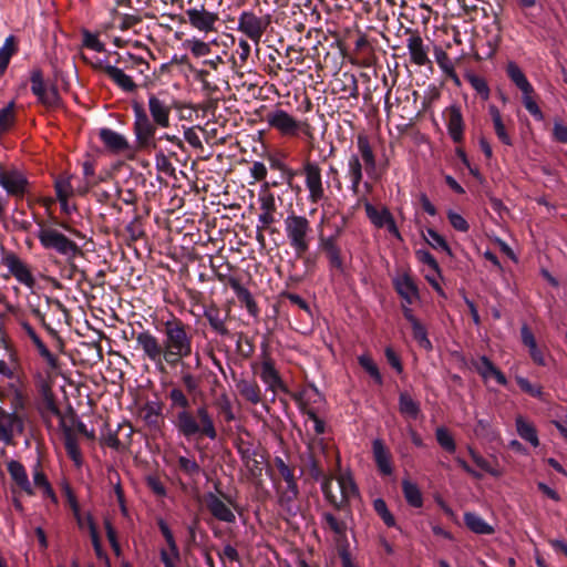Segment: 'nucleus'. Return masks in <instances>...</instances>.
<instances>
[{"label":"nucleus","instance_id":"nucleus-1","mask_svg":"<svg viewBox=\"0 0 567 567\" xmlns=\"http://www.w3.org/2000/svg\"><path fill=\"white\" fill-rule=\"evenodd\" d=\"M163 340L161 341L150 330L141 331L135 340L143 358L163 369L178 365L193 353V333L190 327L182 319L172 316L162 323Z\"/></svg>","mask_w":567,"mask_h":567},{"label":"nucleus","instance_id":"nucleus-2","mask_svg":"<svg viewBox=\"0 0 567 567\" xmlns=\"http://www.w3.org/2000/svg\"><path fill=\"white\" fill-rule=\"evenodd\" d=\"M167 399L173 414L172 422L182 437H207L212 441L217 439L215 421L206 404L199 405L195 411L192 410L187 393L179 386L171 388Z\"/></svg>","mask_w":567,"mask_h":567},{"label":"nucleus","instance_id":"nucleus-3","mask_svg":"<svg viewBox=\"0 0 567 567\" xmlns=\"http://www.w3.org/2000/svg\"><path fill=\"white\" fill-rule=\"evenodd\" d=\"M147 107L148 113L142 103L133 102L132 104L135 148L150 153L157 150V128H167L171 125L172 105L165 96L151 93Z\"/></svg>","mask_w":567,"mask_h":567},{"label":"nucleus","instance_id":"nucleus-4","mask_svg":"<svg viewBox=\"0 0 567 567\" xmlns=\"http://www.w3.org/2000/svg\"><path fill=\"white\" fill-rule=\"evenodd\" d=\"M357 152L351 153L347 161L346 177L350 182V190L354 196L360 195V185L363 181V171L370 178L377 175V155L370 137L364 133L357 135Z\"/></svg>","mask_w":567,"mask_h":567},{"label":"nucleus","instance_id":"nucleus-5","mask_svg":"<svg viewBox=\"0 0 567 567\" xmlns=\"http://www.w3.org/2000/svg\"><path fill=\"white\" fill-rule=\"evenodd\" d=\"M284 228L289 246L297 257H302L312 241L313 230L310 220L303 215L291 212L284 220Z\"/></svg>","mask_w":567,"mask_h":567},{"label":"nucleus","instance_id":"nucleus-6","mask_svg":"<svg viewBox=\"0 0 567 567\" xmlns=\"http://www.w3.org/2000/svg\"><path fill=\"white\" fill-rule=\"evenodd\" d=\"M265 120L269 128L284 137H298L302 134L307 138H313V128L307 120H297L280 107L267 112Z\"/></svg>","mask_w":567,"mask_h":567},{"label":"nucleus","instance_id":"nucleus-7","mask_svg":"<svg viewBox=\"0 0 567 567\" xmlns=\"http://www.w3.org/2000/svg\"><path fill=\"white\" fill-rule=\"evenodd\" d=\"M333 477H323L321 484V491L326 501L337 511H346L349 508L350 502L359 496L358 487L351 477L348 474H341L337 478L339 496L337 491L332 488Z\"/></svg>","mask_w":567,"mask_h":567},{"label":"nucleus","instance_id":"nucleus-8","mask_svg":"<svg viewBox=\"0 0 567 567\" xmlns=\"http://www.w3.org/2000/svg\"><path fill=\"white\" fill-rule=\"evenodd\" d=\"M37 238L44 249L54 250L64 256L69 261L73 260L81 252L75 241L50 226H41L37 233Z\"/></svg>","mask_w":567,"mask_h":567},{"label":"nucleus","instance_id":"nucleus-9","mask_svg":"<svg viewBox=\"0 0 567 567\" xmlns=\"http://www.w3.org/2000/svg\"><path fill=\"white\" fill-rule=\"evenodd\" d=\"M210 268L216 279L219 282L229 285L238 300L246 307L247 311L251 316L257 317L259 311L257 302L255 301L251 292L240 284V280L230 275L233 266L227 261L217 266L213 260H210Z\"/></svg>","mask_w":567,"mask_h":567},{"label":"nucleus","instance_id":"nucleus-10","mask_svg":"<svg viewBox=\"0 0 567 567\" xmlns=\"http://www.w3.org/2000/svg\"><path fill=\"white\" fill-rule=\"evenodd\" d=\"M0 186L7 196L23 198L29 192V181L25 173L16 166H3L0 163Z\"/></svg>","mask_w":567,"mask_h":567},{"label":"nucleus","instance_id":"nucleus-11","mask_svg":"<svg viewBox=\"0 0 567 567\" xmlns=\"http://www.w3.org/2000/svg\"><path fill=\"white\" fill-rule=\"evenodd\" d=\"M270 23L269 14L258 16L254 11L245 10L238 17L237 30L258 45Z\"/></svg>","mask_w":567,"mask_h":567},{"label":"nucleus","instance_id":"nucleus-12","mask_svg":"<svg viewBox=\"0 0 567 567\" xmlns=\"http://www.w3.org/2000/svg\"><path fill=\"white\" fill-rule=\"evenodd\" d=\"M1 264L8 269L20 285L28 289H33L37 286V279L33 275L32 267L23 260L18 254L13 251H4L1 257Z\"/></svg>","mask_w":567,"mask_h":567},{"label":"nucleus","instance_id":"nucleus-13","mask_svg":"<svg viewBox=\"0 0 567 567\" xmlns=\"http://www.w3.org/2000/svg\"><path fill=\"white\" fill-rule=\"evenodd\" d=\"M31 92L37 96L38 102L47 109H56L61 105V96L55 85L47 86L43 72L33 69L30 74Z\"/></svg>","mask_w":567,"mask_h":567},{"label":"nucleus","instance_id":"nucleus-14","mask_svg":"<svg viewBox=\"0 0 567 567\" xmlns=\"http://www.w3.org/2000/svg\"><path fill=\"white\" fill-rule=\"evenodd\" d=\"M301 175L305 177V185L308 190V199L317 204L324 198V187L322 181V171L317 162L305 161L301 168Z\"/></svg>","mask_w":567,"mask_h":567},{"label":"nucleus","instance_id":"nucleus-15","mask_svg":"<svg viewBox=\"0 0 567 567\" xmlns=\"http://www.w3.org/2000/svg\"><path fill=\"white\" fill-rule=\"evenodd\" d=\"M278 182H272L271 184L265 182L262 185V189L259 194L258 202L260 205V214L258 215V230H267L270 228L272 224L277 221L276 213H277V204L275 195L269 190V187L278 186Z\"/></svg>","mask_w":567,"mask_h":567},{"label":"nucleus","instance_id":"nucleus-16","mask_svg":"<svg viewBox=\"0 0 567 567\" xmlns=\"http://www.w3.org/2000/svg\"><path fill=\"white\" fill-rule=\"evenodd\" d=\"M24 431V421L16 412H9L0 406V442L14 445V437Z\"/></svg>","mask_w":567,"mask_h":567},{"label":"nucleus","instance_id":"nucleus-17","mask_svg":"<svg viewBox=\"0 0 567 567\" xmlns=\"http://www.w3.org/2000/svg\"><path fill=\"white\" fill-rule=\"evenodd\" d=\"M82 59L92 65L93 69L102 70L124 92H134L136 90L137 85L133 79L125 74L122 69L107 64L102 60L90 61L84 54H82Z\"/></svg>","mask_w":567,"mask_h":567},{"label":"nucleus","instance_id":"nucleus-18","mask_svg":"<svg viewBox=\"0 0 567 567\" xmlns=\"http://www.w3.org/2000/svg\"><path fill=\"white\" fill-rule=\"evenodd\" d=\"M259 377L266 384L267 390L276 394L278 391L288 393V388L282 381L279 371L276 369L275 361L269 354H264L260 363Z\"/></svg>","mask_w":567,"mask_h":567},{"label":"nucleus","instance_id":"nucleus-19","mask_svg":"<svg viewBox=\"0 0 567 567\" xmlns=\"http://www.w3.org/2000/svg\"><path fill=\"white\" fill-rule=\"evenodd\" d=\"M236 446L238 454L240 455V460L244 466L247 468L249 476L252 480L260 478L262 475V456H260L259 460L252 444L245 442L244 440H239Z\"/></svg>","mask_w":567,"mask_h":567},{"label":"nucleus","instance_id":"nucleus-20","mask_svg":"<svg viewBox=\"0 0 567 567\" xmlns=\"http://www.w3.org/2000/svg\"><path fill=\"white\" fill-rule=\"evenodd\" d=\"M230 310H221L218 305L210 302L204 307V317L209 323L213 332L221 337H228L230 334L227 327V320L229 318Z\"/></svg>","mask_w":567,"mask_h":567},{"label":"nucleus","instance_id":"nucleus-21","mask_svg":"<svg viewBox=\"0 0 567 567\" xmlns=\"http://www.w3.org/2000/svg\"><path fill=\"white\" fill-rule=\"evenodd\" d=\"M447 132L454 143H462L464 140V120L461 106L452 104L445 110Z\"/></svg>","mask_w":567,"mask_h":567},{"label":"nucleus","instance_id":"nucleus-22","mask_svg":"<svg viewBox=\"0 0 567 567\" xmlns=\"http://www.w3.org/2000/svg\"><path fill=\"white\" fill-rule=\"evenodd\" d=\"M205 504L209 513L218 520L235 523L236 516L228 505L216 494L209 492L205 495Z\"/></svg>","mask_w":567,"mask_h":567},{"label":"nucleus","instance_id":"nucleus-23","mask_svg":"<svg viewBox=\"0 0 567 567\" xmlns=\"http://www.w3.org/2000/svg\"><path fill=\"white\" fill-rule=\"evenodd\" d=\"M8 472L14 485L28 496L35 494L34 488L29 480L25 467L22 463L16 460H11L7 464Z\"/></svg>","mask_w":567,"mask_h":567},{"label":"nucleus","instance_id":"nucleus-24","mask_svg":"<svg viewBox=\"0 0 567 567\" xmlns=\"http://www.w3.org/2000/svg\"><path fill=\"white\" fill-rule=\"evenodd\" d=\"M393 286L400 297L408 303L412 305L419 299L417 286L409 274L404 272L393 279Z\"/></svg>","mask_w":567,"mask_h":567},{"label":"nucleus","instance_id":"nucleus-25","mask_svg":"<svg viewBox=\"0 0 567 567\" xmlns=\"http://www.w3.org/2000/svg\"><path fill=\"white\" fill-rule=\"evenodd\" d=\"M60 425L63 432V441L66 454L73 461L74 465L80 467L83 463V457L76 435L73 432V429L68 426L66 419H62L60 421Z\"/></svg>","mask_w":567,"mask_h":567},{"label":"nucleus","instance_id":"nucleus-26","mask_svg":"<svg viewBox=\"0 0 567 567\" xmlns=\"http://www.w3.org/2000/svg\"><path fill=\"white\" fill-rule=\"evenodd\" d=\"M189 23L199 31L209 32L215 30V23L218 20L217 16L202 9L192 8L186 11Z\"/></svg>","mask_w":567,"mask_h":567},{"label":"nucleus","instance_id":"nucleus-27","mask_svg":"<svg viewBox=\"0 0 567 567\" xmlns=\"http://www.w3.org/2000/svg\"><path fill=\"white\" fill-rule=\"evenodd\" d=\"M406 47L412 63L419 66H424L430 63L427 49L424 45L423 39L417 32H411L410 38L406 40Z\"/></svg>","mask_w":567,"mask_h":567},{"label":"nucleus","instance_id":"nucleus-28","mask_svg":"<svg viewBox=\"0 0 567 567\" xmlns=\"http://www.w3.org/2000/svg\"><path fill=\"white\" fill-rule=\"evenodd\" d=\"M472 365L484 380L494 378L498 384H507L505 374L497 369L486 355H482L477 360L472 361Z\"/></svg>","mask_w":567,"mask_h":567},{"label":"nucleus","instance_id":"nucleus-29","mask_svg":"<svg viewBox=\"0 0 567 567\" xmlns=\"http://www.w3.org/2000/svg\"><path fill=\"white\" fill-rule=\"evenodd\" d=\"M372 452L380 473L383 475H391L393 473L391 454L382 440L375 439L372 442Z\"/></svg>","mask_w":567,"mask_h":567},{"label":"nucleus","instance_id":"nucleus-30","mask_svg":"<svg viewBox=\"0 0 567 567\" xmlns=\"http://www.w3.org/2000/svg\"><path fill=\"white\" fill-rule=\"evenodd\" d=\"M334 91L342 93L344 97L358 99L359 85L354 74L344 72L333 81Z\"/></svg>","mask_w":567,"mask_h":567},{"label":"nucleus","instance_id":"nucleus-31","mask_svg":"<svg viewBox=\"0 0 567 567\" xmlns=\"http://www.w3.org/2000/svg\"><path fill=\"white\" fill-rule=\"evenodd\" d=\"M100 138L112 152L122 153L130 150V144L125 136L111 128H102L100 131Z\"/></svg>","mask_w":567,"mask_h":567},{"label":"nucleus","instance_id":"nucleus-32","mask_svg":"<svg viewBox=\"0 0 567 567\" xmlns=\"http://www.w3.org/2000/svg\"><path fill=\"white\" fill-rule=\"evenodd\" d=\"M360 204H363L367 217L377 228H383L388 223V218L392 216L388 208L378 209L364 197L358 198V205Z\"/></svg>","mask_w":567,"mask_h":567},{"label":"nucleus","instance_id":"nucleus-33","mask_svg":"<svg viewBox=\"0 0 567 567\" xmlns=\"http://www.w3.org/2000/svg\"><path fill=\"white\" fill-rule=\"evenodd\" d=\"M321 524L323 529H329L333 533L337 540L346 538L347 523L336 517L332 513L323 512L321 514Z\"/></svg>","mask_w":567,"mask_h":567},{"label":"nucleus","instance_id":"nucleus-34","mask_svg":"<svg viewBox=\"0 0 567 567\" xmlns=\"http://www.w3.org/2000/svg\"><path fill=\"white\" fill-rule=\"evenodd\" d=\"M143 421L152 429H159L162 403L157 401L146 402L141 409Z\"/></svg>","mask_w":567,"mask_h":567},{"label":"nucleus","instance_id":"nucleus-35","mask_svg":"<svg viewBox=\"0 0 567 567\" xmlns=\"http://www.w3.org/2000/svg\"><path fill=\"white\" fill-rule=\"evenodd\" d=\"M240 395L251 404L261 402V390L256 381L241 379L236 383Z\"/></svg>","mask_w":567,"mask_h":567},{"label":"nucleus","instance_id":"nucleus-36","mask_svg":"<svg viewBox=\"0 0 567 567\" xmlns=\"http://www.w3.org/2000/svg\"><path fill=\"white\" fill-rule=\"evenodd\" d=\"M517 434L532 446L537 447L539 440L536 427L533 423L528 422L524 416L518 415L515 420Z\"/></svg>","mask_w":567,"mask_h":567},{"label":"nucleus","instance_id":"nucleus-37","mask_svg":"<svg viewBox=\"0 0 567 567\" xmlns=\"http://www.w3.org/2000/svg\"><path fill=\"white\" fill-rule=\"evenodd\" d=\"M72 178L70 175H61L54 183L56 197L63 209L66 208L69 198L74 194V187L71 183Z\"/></svg>","mask_w":567,"mask_h":567},{"label":"nucleus","instance_id":"nucleus-38","mask_svg":"<svg viewBox=\"0 0 567 567\" xmlns=\"http://www.w3.org/2000/svg\"><path fill=\"white\" fill-rule=\"evenodd\" d=\"M488 113L492 117L493 126L497 138L505 145L512 146L513 140L507 133L505 124L503 122L502 114L495 105H489Z\"/></svg>","mask_w":567,"mask_h":567},{"label":"nucleus","instance_id":"nucleus-39","mask_svg":"<svg viewBox=\"0 0 567 567\" xmlns=\"http://www.w3.org/2000/svg\"><path fill=\"white\" fill-rule=\"evenodd\" d=\"M506 73L511 81L522 91V93L534 92L533 85L527 80L522 69L515 63L509 62L506 68Z\"/></svg>","mask_w":567,"mask_h":567},{"label":"nucleus","instance_id":"nucleus-40","mask_svg":"<svg viewBox=\"0 0 567 567\" xmlns=\"http://www.w3.org/2000/svg\"><path fill=\"white\" fill-rule=\"evenodd\" d=\"M399 411L403 416L416 420L421 412L420 403L408 392H402L399 396Z\"/></svg>","mask_w":567,"mask_h":567},{"label":"nucleus","instance_id":"nucleus-41","mask_svg":"<svg viewBox=\"0 0 567 567\" xmlns=\"http://www.w3.org/2000/svg\"><path fill=\"white\" fill-rule=\"evenodd\" d=\"M402 492L406 503L415 508L423 506V495L420 487L410 480L402 481Z\"/></svg>","mask_w":567,"mask_h":567},{"label":"nucleus","instance_id":"nucleus-42","mask_svg":"<svg viewBox=\"0 0 567 567\" xmlns=\"http://www.w3.org/2000/svg\"><path fill=\"white\" fill-rule=\"evenodd\" d=\"M464 523L475 534L491 535L494 533V528L475 513H465Z\"/></svg>","mask_w":567,"mask_h":567},{"label":"nucleus","instance_id":"nucleus-43","mask_svg":"<svg viewBox=\"0 0 567 567\" xmlns=\"http://www.w3.org/2000/svg\"><path fill=\"white\" fill-rule=\"evenodd\" d=\"M16 104L10 102L0 110V136L7 133L16 123Z\"/></svg>","mask_w":567,"mask_h":567},{"label":"nucleus","instance_id":"nucleus-44","mask_svg":"<svg viewBox=\"0 0 567 567\" xmlns=\"http://www.w3.org/2000/svg\"><path fill=\"white\" fill-rule=\"evenodd\" d=\"M16 39L10 35L6 39L3 45L0 49V73H4L7 70L11 56L16 53Z\"/></svg>","mask_w":567,"mask_h":567},{"label":"nucleus","instance_id":"nucleus-45","mask_svg":"<svg viewBox=\"0 0 567 567\" xmlns=\"http://www.w3.org/2000/svg\"><path fill=\"white\" fill-rule=\"evenodd\" d=\"M279 505L288 512H291L292 504L299 495L298 485L286 486L284 489L278 492Z\"/></svg>","mask_w":567,"mask_h":567},{"label":"nucleus","instance_id":"nucleus-46","mask_svg":"<svg viewBox=\"0 0 567 567\" xmlns=\"http://www.w3.org/2000/svg\"><path fill=\"white\" fill-rule=\"evenodd\" d=\"M346 223L347 219L343 217L342 226H337V235L324 236L321 231L319 233V247L323 252L339 247L338 239L343 231Z\"/></svg>","mask_w":567,"mask_h":567},{"label":"nucleus","instance_id":"nucleus-47","mask_svg":"<svg viewBox=\"0 0 567 567\" xmlns=\"http://www.w3.org/2000/svg\"><path fill=\"white\" fill-rule=\"evenodd\" d=\"M427 244L436 250H442L449 256L452 255L451 248L443 236L432 228H427L426 235L424 236Z\"/></svg>","mask_w":567,"mask_h":567},{"label":"nucleus","instance_id":"nucleus-48","mask_svg":"<svg viewBox=\"0 0 567 567\" xmlns=\"http://www.w3.org/2000/svg\"><path fill=\"white\" fill-rule=\"evenodd\" d=\"M177 464L179 471L188 477L198 476L202 472L200 465L194 457L178 456Z\"/></svg>","mask_w":567,"mask_h":567},{"label":"nucleus","instance_id":"nucleus-49","mask_svg":"<svg viewBox=\"0 0 567 567\" xmlns=\"http://www.w3.org/2000/svg\"><path fill=\"white\" fill-rule=\"evenodd\" d=\"M118 62H123L125 69H136L141 74H145L150 70V64L142 56L131 53L120 56Z\"/></svg>","mask_w":567,"mask_h":567},{"label":"nucleus","instance_id":"nucleus-50","mask_svg":"<svg viewBox=\"0 0 567 567\" xmlns=\"http://www.w3.org/2000/svg\"><path fill=\"white\" fill-rule=\"evenodd\" d=\"M434 56L435 61L439 64V66L442 69V71L450 75L455 76V69L452 60L450 59L449 54L440 47H435L434 49Z\"/></svg>","mask_w":567,"mask_h":567},{"label":"nucleus","instance_id":"nucleus-51","mask_svg":"<svg viewBox=\"0 0 567 567\" xmlns=\"http://www.w3.org/2000/svg\"><path fill=\"white\" fill-rule=\"evenodd\" d=\"M435 437L440 446L449 453H454L456 450L455 441L446 427H437Z\"/></svg>","mask_w":567,"mask_h":567},{"label":"nucleus","instance_id":"nucleus-52","mask_svg":"<svg viewBox=\"0 0 567 567\" xmlns=\"http://www.w3.org/2000/svg\"><path fill=\"white\" fill-rule=\"evenodd\" d=\"M10 362L11 364L7 363L4 360H0V375L7 378V379H14L16 372L21 369L18 354L12 351L10 352Z\"/></svg>","mask_w":567,"mask_h":567},{"label":"nucleus","instance_id":"nucleus-53","mask_svg":"<svg viewBox=\"0 0 567 567\" xmlns=\"http://www.w3.org/2000/svg\"><path fill=\"white\" fill-rule=\"evenodd\" d=\"M157 525H158V528H159L163 537L165 538V542H166V544H167V546L169 548V551L172 553V555L175 558H178L179 557V550H178L177 544L175 542L174 535H173L169 526L167 525V523L163 518H159L157 520Z\"/></svg>","mask_w":567,"mask_h":567},{"label":"nucleus","instance_id":"nucleus-54","mask_svg":"<svg viewBox=\"0 0 567 567\" xmlns=\"http://www.w3.org/2000/svg\"><path fill=\"white\" fill-rule=\"evenodd\" d=\"M359 364L369 373V375L378 383L382 384V375L373 359L368 354L358 358Z\"/></svg>","mask_w":567,"mask_h":567},{"label":"nucleus","instance_id":"nucleus-55","mask_svg":"<svg viewBox=\"0 0 567 567\" xmlns=\"http://www.w3.org/2000/svg\"><path fill=\"white\" fill-rule=\"evenodd\" d=\"M373 509L388 527L395 526V518L389 511L388 505L383 498H377L373 501Z\"/></svg>","mask_w":567,"mask_h":567},{"label":"nucleus","instance_id":"nucleus-56","mask_svg":"<svg viewBox=\"0 0 567 567\" xmlns=\"http://www.w3.org/2000/svg\"><path fill=\"white\" fill-rule=\"evenodd\" d=\"M127 430V436H131L133 429L128 424H120L116 432H110L105 437V444L116 451L125 447V444L118 439V432Z\"/></svg>","mask_w":567,"mask_h":567},{"label":"nucleus","instance_id":"nucleus-57","mask_svg":"<svg viewBox=\"0 0 567 567\" xmlns=\"http://www.w3.org/2000/svg\"><path fill=\"white\" fill-rule=\"evenodd\" d=\"M413 331V338L417 342V344L426 351H431L433 349L432 342L427 338L426 328L420 322L411 326Z\"/></svg>","mask_w":567,"mask_h":567},{"label":"nucleus","instance_id":"nucleus-58","mask_svg":"<svg viewBox=\"0 0 567 567\" xmlns=\"http://www.w3.org/2000/svg\"><path fill=\"white\" fill-rule=\"evenodd\" d=\"M274 463L279 474L286 482V486L298 485L295 478L293 470L288 464H286L281 457L276 456Z\"/></svg>","mask_w":567,"mask_h":567},{"label":"nucleus","instance_id":"nucleus-59","mask_svg":"<svg viewBox=\"0 0 567 567\" xmlns=\"http://www.w3.org/2000/svg\"><path fill=\"white\" fill-rule=\"evenodd\" d=\"M467 81L471 84V86L476 91V93L484 100H488L489 97V87L487 85V82L484 78L471 74L467 76Z\"/></svg>","mask_w":567,"mask_h":567},{"label":"nucleus","instance_id":"nucleus-60","mask_svg":"<svg viewBox=\"0 0 567 567\" xmlns=\"http://www.w3.org/2000/svg\"><path fill=\"white\" fill-rule=\"evenodd\" d=\"M82 44L83 47L91 49L95 52H104L105 45L102 43L97 34L90 32L89 30L82 31Z\"/></svg>","mask_w":567,"mask_h":567},{"label":"nucleus","instance_id":"nucleus-61","mask_svg":"<svg viewBox=\"0 0 567 567\" xmlns=\"http://www.w3.org/2000/svg\"><path fill=\"white\" fill-rule=\"evenodd\" d=\"M185 45L196 58L205 56L210 53V45L198 39L187 40Z\"/></svg>","mask_w":567,"mask_h":567},{"label":"nucleus","instance_id":"nucleus-62","mask_svg":"<svg viewBox=\"0 0 567 567\" xmlns=\"http://www.w3.org/2000/svg\"><path fill=\"white\" fill-rule=\"evenodd\" d=\"M217 405L226 422L229 423L236 419L231 401L227 393L224 392L220 394Z\"/></svg>","mask_w":567,"mask_h":567},{"label":"nucleus","instance_id":"nucleus-63","mask_svg":"<svg viewBox=\"0 0 567 567\" xmlns=\"http://www.w3.org/2000/svg\"><path fill=\"white\" fill-rule=\"evenodd\" d=\"M534 92L523 93V104L525 109L538 121L544 118V114L537 102L533 97Z\"/></svg>","mask_w":567,"mask_h":567},{"label":"nucleus","instance_id":"nucleus-64","mask_svg":"<svg viewBox=\"0 0 567 567\" xmlns=\"http://www.w3.org/2000/svg\"><path fill=\"white\" fill-rule=\"evenodd\" d=\"M218 557L224 565L226 563H240L238 550L230 544L224 546L223 550L218 553Z\"/></svg>","mask_w":567,"mask_h":567}]
</instances>
